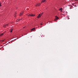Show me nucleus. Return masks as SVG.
Masks as SVG:
<instances>
[{
    "instance_id": "nucleus-1",
    "label": "nucleus",
    "mask_w": 78,
    "mask_h": 78,
    "mask_svg": "<svg viewBox=\"0 0 78 78\" xmlns=\"http://www.w3.org/2000/svg\"><path fill=\"white\" fill-rule=\"evenodd\" d=\"M43 14V13H41L40 14H39L38 16H37V18H40V17H41V16Z\"/></svg>"
},
{
    "instance_id": "nucleus-2",
    "label": "nucleus",
    "mask_w": 78,
    "mask_h": 78,
    "mask_svg": "<svg viewBox=\"0 0 78 78\" xmlns=\"http://www.w3.org/2000/svg\"><path fill=\"white\" fill-rule=\"evenodd\" d=\"M27 16H32V17H33V16H35V15H34L32 14H28L27 15Z\"/></svg>"
},
{
    "instance_id": "nucleus-3",
    "label": "nucleus",
    "mask_w": 78,
    "mask_h": 78,
    "mask_svg": "<svg viewBox=\"0 0 78 78\" xmlns=\"http://www.w3.org/2000/svg\"><path fill=\"white\" fill-rule=\"evenodd\" d=\"M59 19V17H58L57 16H55V19L54 20L55 21H56L57 20H58Z\"/></svg>"
},
{
    "instance_id": "nucleus-4",
    "label": "nucleus",
    "mask_w": 78,
    "mask_h": 78,
    "mask_svg": "<svg viewBox=\"0 0 78 78\" xmlns=\"http://www.w3.org/2000/svg\"><path fill=\"white\" fill-rule=\"evenodd\" d=\"M8 25H9V24H5V25H4L3 26V27L4 28H5L6 27V26L8 27Z\"/></svg>"
},
{
    "instance_id": "nucleus-5",
    "label": "nucleus",
    "mask_w": 78,
    "mask_h": 78,
    "mask_svg": "<svg viewBox=\"0 0 78 78\" xmlns=\"http://www.w3.org/2000/svg\"><path fill=\"white\" fill-rule=\"evenodd\" d=\"M45 2H46V0H42L41 2V3H45Z\"/></svg>"
},
{
    "instance_id": "nucleus-6",
    "label": "nucleus",
    "mask_w": 78,
    "mask_h": 78,
    "mask_svg": "<svg viewBox=\"0 0 78 78\" xmlns=\"http://www.w3.org/2000/svg\"><path fill=\"white\" fill-rule=\"evenodd\" d=\"M40 5H41V3H38L37 4L36 6H40Z\"/></svg>"
},
{
    "instance_id": "nucleus-7",
    "label": "nucleus",
    "mask_w": 78,
    "mask_h": 78,
    "mask_svg": "<svg viewBox=\"0 0 78 78\" xmlns=\"http://www.w3.org/2000/svg\"><path fill=\"white\" fill-rule=\"evenodd\" d=\"M4 34V33H3L2 34H0V36H2Z\"/></svg>"
},
{
    "instance_id": "nucleus-8",
    "label": "nucleus",
    "mask_w": 78,
    "mask_h": 78,
    "mask_svg": "<svg viewBox=\"0 0 78 78\" xmlns=\"http://www.w3.org/2000/svg\"><path fill=\"white\" fill-rule=\"evenodd\" d=\"M31 31H35V28H34L31 29Z\"/></svg>"
},
{
    "instance_id": "nucleus-9",
    "label": "nucleus",
    "mask_w": 78,
    "mask_h": 78,
    "mask_svg": "<svg viewBox=\"0 0 78 78\" xmlns=\"http://www.w3.org/2000/svg\"><path fill=\"white\" fill-rule=\"evenodd\" d=\"M12 31H13V29H12L11 30L10 33H12Z\"/></svg>"
},
{
    "instance_id": "nucleus-10",
    "label": "nucleus",
    "mask_w": 78,
    "mask_h": 78,
    "mask_svg": "<svg viewBox=\"0 0 78 78\" xmlns=\"http://www.w3.org/2000/svg\"><path fill=\"white\" fill-rule=\"evenodd\" d=\"M59 11H62V8H61L59 9Z\"/></svg>"
},
{
    "instance_id": "nucleus-11",
    "label": "nucleus",
    "mask_w": 78,
    "mask_h": 78,
    "mask_svg": "<svg viewBox=\"0 0 78 78\" xmlns=\"http://www.w3.org/2000/svg\"><path fill=\"white\" fill-rule=\"evenodd\" d=\"M23 12H22V13H20V16H22V14H23Z\"/></svg>"
},
{
    "instance_id": "nucleus-12",
    "label": "nucleus",
    "mask_w": 78,
    "mask_h": 78,
    "mask_svg": "<svg viewBox=\"0 0 78 78\" xmlns=\"http://www.w3.org/2000/svg\"><path fill=\"white\" fill-rule=\"evenodd\" d=\"M22 20V19H20V20H19V21H20V20Z\"/></svg>"
},
{
    "instance_id": "nucleus-13",
    "label": "nucleus",
    "mask_w": 78,
    "mask_h": 78,
    "mask_svg": "<svg viewBox=\"0 0 78 78\" xmlns=\"http://www.w3.org/2000/svg\"><path fill=\"white\" fill-rule=\"evenodd\" d=\"M5 41V40H2V41H2V42H3V41Z\"/></svg>"
},
{
    "instance_id": "nucleus-14",
    "label": "nucleus",
    "mask_w": 78,
    "mask_h": 78,
    "mask_svg": "<svg viewBox=\"0 0 78 78\" xmlns=\"http://www.w3.org/2000/svg\"><path fill=\"white\" fill-rule=\"evenodd\" d=\"M18 21H19V20H16V21L17 22H18Z\"/></svg>"
},
{
    "instance_id": "nucleus-15",
    "label": "nucleus",
    "mask_w": 78,
    "mask_h": 78,
    "mask_svg": "<svg viewBox=\"0 0 78 78\" xmlns=\"http://www.w3.org/2000/svg\"><path fill=\"white\" fill-rule=\"evenodd\" d=\"M1 3H0V6H1Z\"/></svg>"
},
{
    "instance_id": "nucleus-16",
    "label": "nucleus",
    "mask_w": 78,
    "mask_h": 78,
    "mask_svg": "<svg viewBox=\"0 0 78 78\" xmlns=\"http://www.w3.org/2000/svg\"><path fill=\"white\" fill-rule=\"evenodd\" d=\"M40 25H42V23H41V24H40Z\"/></svg>"
},
{
    "instance_id": "nucleus-17",
    "label": "nucleus",
    "mask_w": 78,
    "mask_h": 78,
    "mask_svg": "<svg viewBox=\"0 0 78 78\" xmlns=\"http://www.w3.org/2000/svg\"><path fill=\"white\" fill-rule=\"evenodd\" d=\"M62 10H61V11H60L61 12H62Z\"/></svg>"
},
{
    "instance_id": "nucleus-18",
    "label": "nucleus",
    "mask_w": 78,
    "mask_h": 78,
    "mask_svg": "<svg viewBox=\"0 0 78 78\" xmlns=\"http://www.w3.org/2000/svg\"><path fill=\"white\" fill-rule=\"evenodd\" d=\"M25 28V27H24L23 28Z\"/></svg>"
}]
</instances>
